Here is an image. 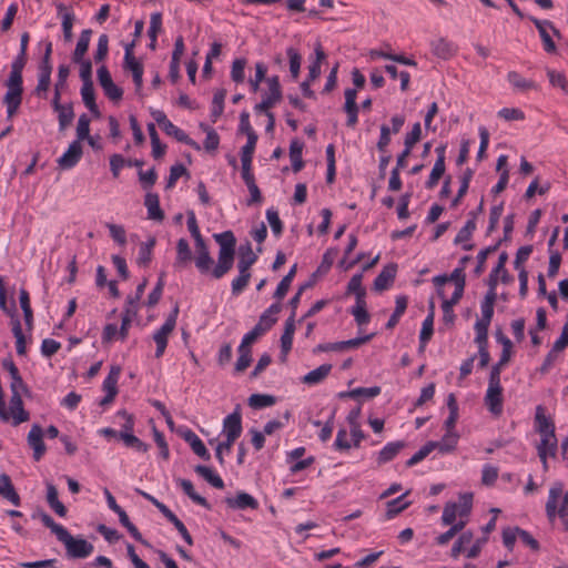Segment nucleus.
<instances>
[{
  "mask_svg": "<svg viewBox=\"0 0 568 568\" xmlns=\"http://www.w3.org/2000/svg\"><path fill=\"white\" fill-rule=\"evenodd\" d=\"M297 271V264H294L288 273L282 278V281L278 283L275 292H274V298L277 301H281L285 297L287 294L291 283L296 274Z\"/></svg>",
  "mask_w": 568,
  "mask_h": 568,
  "instance_id": "37998d69",
  "label": "nucleus"
},
{
  "mask_svg": "<svg viewBox=\"0 0 568 568\" xmlns=\"http://www.w3.org/2000/svg\"><path fill=\"white\" fill-rule=\"evenodd\" d=\"M9 414L13 419L14 426L29 420L30 415L23 408L22 394L11 393Z\"/></svg>",
  "mask_w": 568,
  "mask_h": 568,
  "instance_id": "4468645a",
  "label": "nucleus"
},
{
  "mask_svg": "<svg viewBox=\"0 0 568 568\" xmlns=\"http://www.w3.org/2000/svg\"><path fill=\"white\" fill-rule=\"evenodd\" d=\"M223 433L226 436L224 442L217 444L215 448V456L220 465H224V457L222 456V448L230 450L235 440L242 434V417L239 410L227 415L223 420Z\"/></svg>",
  "mask_w": 568,
  "mask_h": 568,
  "instance_id": "f257e3e1",
  "label": "nucleus"
},
{
  "mask_svg": "<svg viewBox=\"0 0 568 568\" xmlns=\"http://www.w3.org/2000/svg\"><path fill=\"white\" fill-rule=\"evenodd\" d=\"M123 68H124V70L131 71L132 77H133V82L135 85V91H136V93H140L142 85H143V72H144L143 64L140 61H138L136 58H134L132 60L131 59L124 60Z\"/></svg>",
  "mask_w": 568,
  "mask_h": 568,
  "instance_id": "aec40b11",
  "label": "nucleus"
},
{
  "mask_svg": "<svg viewBox=\"0 0 568 568\" xmlns=\"http://www.w3.org/2000/svg\"><path fill=\"white\" fill-rule=\"evenodd\" d=\"M458 434L456 432H446L439 442H434L436 449L440 453H450L456 448L458 442Z\"/></svg>",
  "mask_w": 568,
  "mask_h": 568,
  "instance_id": "c03bdc74",
  "label": "nucleus"
},
{
  "mask_svg": "<svg viewBox=\"0 0 568 568\" xmlns=\"http://www.w3.org/2000/svg\"><path fill=\"white\" fill-rule=\"evenodd\" d=\"M507 80L515 89L519 91H527L536 88L534 81L525 79L516 71L508 72Z\"/></svg>",
  "mask_w": 568,
  "mask_h": 568,
  "instance_id": "3c124183",
  "label": "nucleus"
},
{
  "mask_svg": "<svg viewBox=\"0 0 568 568\" xmlns=\"http://www.w3.org/2000/svg\"><path fill=\"white\" fill-rule=\"evenodd\" d=\"M351 313L359 326L367 324L371 320L369 313L366 310L365 300H363V302L356 301V305L352 308Z\"/></svg>",
  "mask_w": 568,
  "mask_h": 568,
  "instance_id": "338daca9",
  "label": "nucleus"
},
{
  "mask_svg": "<svg viewBox=\"0 0 568 568\" xmlns=\"http://www.w3.org/2000/svg\"><path fill=\"white\" fill-rule=\"evenodd\" d=\"M539 31V36L542 40L544 49L548 53L556 51L555 42L552 41L548 30L550 29L557 38H560V32L554 27L549 20H539L537 18H529Z\"/></svg>",
  "mask_w": 568,
  "mask_h": 568,
  "instance_id": "6e6552de",
  "label": "nucleus"
},
{
  "mask_svg": "<svg viewBox=\"0 0 568 568\" xmlns=\"http://www.w3.org/2000/svg\"><path fill=\"white\" fill-rule=\"evenodd\" d=\"M537 450L541 462H545L547 456L555 457L557 452L556 435L554 437H541V440L537 446Z\"/></svg>",
  "mask_w": 568,
  "mask_h": 568,
  "instance_id": "e433bc0d",
  "label": "nucleus"
},
{
  "mask_svg": "<svg viewBox=\"0 0 568 568\" xmlns=\"http://www.w3.org/2000/svg\"><path fill=\"white\" fill-rule=\"evenodd\" d=\"M82 144L79 141L70 143L68 150L58 159V165L62 170H70L78 164L82 158Z\"/></svg>",
  "mask_w": 568,
  "mask_h": 568,
  "instance_id": "9b49d317",
  "label": "nucleus"
},
{
  "mask_svg": "<svg viewBox=\"0 0 568 568\" xmlns=\"http://www.w3.org/2000/svg\"><path fill=\"white\" fill-rule=\"evenodd\" d=\"M397 272V265L389 263L383 267L381 273L376 276L373 288L377 292L387 290L394 282Z\"/></svg>",
  "mask_w": 568,
  "mask_h": 568,
  "instance_id": "ddd939ff",
  "label": "nucleus"
},
{
  "mask_svg": "<svg viewBox=\"0 0 568 568\" xmlns=\"http://www.w3.org/2000/svg\"><path fill=\"white\" fill-rule=\"evenodd\" d=\"M303 148L304 143L297 139L292 140L290 144V158L292 161V169L295 173L300 172L304 166V161L302 159Z\"/></svg>",
  "mask_w": 568,
  "mask_h": 568,
  "instance_id": "c85d7f7f",
  "label": "nucleus"
},
{
  "mask_svg": "<svg viewBox=\"0 0 568 568\" xmlns=\"http://www.w3.org/2000/svg\"><path fill=\"white\" fill-rule=\"evenodd\" d=\"M239 276L232 281L233 295L241 294L247 286L251 278V272L248 268H239Z\"/></svg>",
  "mask_w": 568,
  "mask_h": 568,
  "instance_id": "680f3d73",
  "label": "nucleus"
},
{
  "mask_svg": "<svg viewBox=\"0 0 568 568\" xmlns=\"http://www.w3.org/2000/svg\"><path fill=\"white\" fill-rule=\"evenodd\" d=\"M433 53L444 60H448L457 52V47L445 38H439L432 43Z\"/></svg>",
  "mask_w": 568,
  "mask_h": 568,
  "instance_id": "f3484780",
  "label": "nucleus"
},
{
  "mask_svg": "<svg viewBox=\"0 0 568 568\" xmlns=\"http://www.w3.org/2000/svg\"><path fill=\"white\" fill-rule=\"evenodd\" d=\"M435 152L437 154V159L428 176V180L425 183V186L428 190L434 189L438 184V181L442 179L446 171V144L438 145Z\"/></svg>",
  "mask_w": 568,
  "mask_h": 568,
  "instance_id": "1a4fd4ad",
  "label": "nucleus"
},
{
  "mask_svg": "<svg viewBox=\"0 0 568 568\" xmlns=\"http://www.w3.org/2000/svg\"><path fill=\"white\" fill-rule=\"evenodd\" d=\"M81 97L85 106L95 115L100 116L99 108L95 103L94 88L92 84H82Z\"/></svg>",
  "mask_w": 568,
  "mask_h": 568,
  "instance_id": "a19ab883",
  "label": "nucleus"
},
{
  "mask_svg": "<svg viewBox=\"0 0 568 568\" xmlns=\"http://www.w3.org/2000/svg\"><path fill=\"white\" fill-rule=\"evenodd\" d=\"M58 489L51 484L47 483V503L50 508L60 517H64L67 515L65 506L58 498Z\"/></svg>",
  "mask_w": 568,
  "mask_h": 568,
  "instance_id": "a878e982",
  "label": "nucleus"
},
{
  "mask_svg": "<svg viewBox=\"0 0 568 568\" xmlns=\"http://www.w3.org/2000/svg\"><path fill=\"white\" fill-rule=\"evenodd\" d=\"M405 447L404 442H393L388 443L384 448L378 453L377 463L378 465H383L385 463L390 462L395 458V456Z\"/></svg>",
  "mask_w": 568,
  "mask_h": 568,
  "instance_id": "c756f323",
  "label": "nucleus"
},
{
  "mask_svg": "<svg viewBox=\"0 0 568 568\" xmlns=\"http://www.w3.org/2000/svg\"><path fill=\"white\" fill-rule=\"evenodd\" d=\"M195 473L203 477L209 484H211L214 488L223 489L224 481L223 479L215 474L210 467L204 465H197L194 468Z\"/></svg>",
  "mask_w": 568,
  "mask_h": 568,
  "instance_id": "4c0bfd02",
  "label": "nucleus"
},
{
  "mask_svg": "<svg viewBox=\"0 0 568 568\" xmlns=\"http://www.w3.org/2000/svg\"><path fill=\"white\" fill-rule=\"evenodd\" d=\"M407 494L408 493H405V494L400 495L399 497L387 501L386 514H385L386 519H392V518L396 517L398 514H400L403 510L408 508L410 503L405 501V497L407 496Z\"/></svg>",
  "mask_w": 568,
  "mask_h": 568,
  "instance_id": "f704fd0d",
  "label": "nucleus"
},
{
  "mask_svg": "<svg viewBox=\"0 0 568 568\" xmlns=\"http://www.w3.org/2000/svg\"><path fill=\"white\" fill-rule=\"evenodd\" d=\"M63 542L70 558H87L93 552V545L83 538H74L67 529L58 539Z\"/></svg>",
  "mask_w": 568,
  "mask_h": 568,
  "instance_id": "7ed1b4c3",
  "label": "nucleus"
},
{
  "mask_svg": "<svg viewBox=\"0 0 568 568\" xmlns=\"http://www.w3.org/2000/svg\"><path fill=\"white\" fill-rule=\"evenodd\" d=\"M213 237L221 252H235L236 239L232 231L214 234Z\"/></svg>",
  "mask_w": 568,
  "mask_h": 568,
  "instance_id": "ea45409f",
  "label": "nucleus"
},
{
  "mask_svg": "<svg viewBox=\"0 0 568 568\" xmlns=\"http://www.w3.org/2000/svg\"><path fill=\"white\" fill-rule=\"evenodd\" d=\"M183 439L189 443L194 454H196L199 457H201L204 460H210L211 455L209 450L206 449L203 442L200 439V437L193 432V430H186L183 434Z\"/></svg>",
  "mask_w": 568,
  "mask_h": 568,
  "instance_id": "a211bd4d",
  "label": "nucleus"
},
{
  "mask_svg": "<svg viewBox=\"0 0 568 568\" xmlns=\"http://www.w3.org/2000/svg\"><path fill=\"white\" fill-rule=\"evenodd\" d=\"M470 219L457 233L454 243L462 244L470 240L473 232L476 230V212H470Z\"/></svg>",
  "mask_w": 568,
  "mask_h": 568,
  "instance_id": "79ce46f5",
  "label": "nucleus"
},
{
  "mask_svg": "<svg viewBox=\"0 0 568 568\" xmlns=\"http://www.w3.org/2000/svg\"><path fill=\"white\" fill-rule=\"evenodd\" d=\"M1 481H4L1 495L14 506H19L21 504V499L19 494L16 491L10 477L7 474H1Z\"/></svg>",
  "mask_w": 568,
  "mask_h": 568,
  "instance_id": "13d9d810",
  "label": "nucleus"
},
{
  "mask_svg": "<svg viewBox=\"0 0 568 568\" xmlns=\"http://www.w3.org/2000/svg\"><path fill=\"white\" fill-rule=\"evenodd\" d=\"M201 128L206 133V138L204 140V149L207 152H214L217 150L220 144V136L216 131L207 125L201 124Z\"/></svg>",
  "mask_w": 568,
  "mask_h": 568,
  "instance_id": "69168bd1",
  "label": "nucleus"
},
{
  "mask_svg": "<svg viewBox=\"0 0 568 568\" xmlns=\"http://www.w3.org/2000/svg\"><path fill=\"white\" fill-rule=\"evenodd\" d=\"M28 445L33 450V459L36 462H39L43 455L45 454L47 447L43 442V430L42 427L38 424H33L28 437H27Z\"/></svg>",
  "mask_w": 568,
  "mask_h": 568,
  "instance_id": "9d476101",
  "label": "nucleus"
},
{
  "mask_svg": "<svg viewBox=\"0 0 568 568\" xmlns=\"http://www.w3.org/2000/svg\"><path fill=\"white\" fill-rule=\"evenodd\" d=\"M268 92L263 97L262 101L255 105L256 112H270L282 99V90L277 75L267 79Z\"/></svg>",
  "mask_w": 568,
  "mask_h": 568,
  "instance_id": "423d86ee",
  "label": "nucleus"
},
{
  "mask_svg": "<svg viewBox=\"0 0 568 568\" xmlns=\"http://www.w3.org/2000/svg\"><path fill=\"white\" fill-rule=\"evenodd\" d=\"M179 314L178 305L172 310L164 324L153 334V341L156 344L155 357L160 358L168 346V338L174 331Z\"/></svg>",
  "mask_w": 568,
  "mask_h": 568,
  "instance_id": "39448f33",
  "label": "nucleus"
},
{
  "mask_svg": "<svg viewBox=\"0 0 568 568\" xmlns=\"http://www.w3.org/2000/svg\"><path fill=\"white\" fill-rule=\"evenodd\" d=\"M406 308H407V297L406 296H397L395 310L386 323L387 329H393L398 324L399 318L405 313Z\"/></svg>",
  "mask_w": 568,
  "mask_h": 568,
  "instance_id": "8fccbe9b",
  "label": "nucleus"
},
{
  "mask_svg": "<svg viewBox=\"0 0 568 568\" xmlns=\"http://www.w3.org/2000/svg\"><path fill=\"white\" fill-rule=\"evenodd\" d=\"M363 281V274L358 273L351 277L348 284L346 294H355L356 301L363 302L365 300L366 291L362 285Z\"/></svg>",
  "mask_w": 568,
  "mask_h": 568,
  "instance_id": "a18cd8bd",
  "label": "nucleus"
},
{
  "mask_svg": "<svg viewBox=\"0 0 568 568\" xmlns=\"http://www.w3.org/2000/svg\"><path fill=\"white\" fill-rule=\"evenodd\" d=\"M54 111L58 113L59 130L64 131L74 119L73 106L69 103Z\"/></svg>",
  "mask_w": 568,
  "mask_h": 568,
  "instance_id": "4d7b16f0",
  "label": "nucleus"
},
{
  "mask_svg": "<svg viewBox=\"0 0 568 568\" xmlns=\"http://www.w3.org/2000/svg\"><path fill=\"white\" fill-rule=\"evenodd\" d=\"M447 407L449 409V416L445 420V428L446 432H454L456 422L458 419V404L453 393H450L447 397Z\"/></svg>",
  "mask_w": 568,
  "mask_h": 568,
  "instance_id": "09e8293b",
  "label": "nucleus"
},
{
  "mask_svg": "<svg viewBox=\"0 0 568 568\" xmlns=\"http://www.w3.org/2000/svg\"><path fill=\"white\" fill-rule=\"evenodd\" d=\"M192 260V252L189 242L185 239H180L176 243V258L174 266L182 267L187 265Z\"/></svg>",
  "mask_w": 568,
  "mask_h": 568,
  "instance_id": "7c9ffc66",
  "label": "nucleus"
},
{
  "mask_svg": "<svg viewBox=\"0 0 568 568\" xmlns=\"http://www.w3.org/2000/svg\"><path fill=\"white\" fill-rule=\"evenodd\" d=\"M237 352L239 358L235 363L234 369L236 373H243L252 363L251 347L240 345Z\"/></svg>",
  "mask_w": 568,
  "mask_h": 568,
  "instance_id": "052dcab7",
  "label": "nucleus"
},
{
  "mask_svg": "<svg viewBox=\"0 0 568 568\" xmlns=\"http://www.w3.org/2000/svg\"><path fill=\"white\" fill-rule=\"evenodd\" d=\"M235 252H221L219 251L217 264L212 268V276L221 278L229 273L234 264Z\"/></svg>",
  "mask_w": 568,
  "mask_h": 568,
  "instance_id": "dca6fc26",
  "label": "nucleus"
},
{
  "mask_svg": "<svg viewBox=\"0 0 568 568\" xmlns=\"http://www.w3.org/2000/svg\"><path fill=\"white\" fill-rule=\"evenodd\" d=\"M381 387L379 386H373V387H358L355 389H352L349 392H342L339 393V397H351V398H358V397H366V398H373L381 394Z\"/></svg>",
  "mask_w": 568,
  "mask_h": 568,
  "instance_id": "49530a36",
  "label": "nucleus"
},
{
  "mask_svg": "<svg viewBox=\"0 0 568 568\" xmlns=\"http://www.w3.org/2000/svg\"><path fill=\"white\" fill-rule=\"evenodd\" d=\"M374 337V333L367 334L364 336L355 337L348 341H341V342H334V343H324L318 344L314 348V353L318 352H343L349 348H356L361 345L369 342Z\"/></svg>",
  "mask_w": 568,
  "mask_h": 568,
  "instance_id": "0eeeda50",
  "label": "nucleus"
},
{
  "mask_svg": "<svg viewBox=\"0 0 568 568\" xmlns=\"http://www.w3.org/2000/svg\"><path fill=\"white\" fill-rule=\"evenodd\" d=\"M144 205L148 209L149 219L159 222L164 220V212L160 207V200L156 193H148L145 195Z\"/></svg>",
  "mask_w": 568,
  "mask_h": 568,
  "instance_id": "4be33fe9",
  "label": "nucleus"
},
{
  "mask_svg": "<svg viewBox=\"0 0 568 568\" xmlns=\"http://www.w3.org/2000/svg\"><path fill=\"white\" fill-rule=\"evenodd\" d=\"M52 67L39 65L38 84L36 87V94L38 97H45L51 84Z\"/></svg>",
  "mask_w": 568,
  "mask_h": 568,
  "instance_id": "72a5a7b5",
  "label": "nucleus"
},
{
  "mask_svg": "<svg viewBox=\"0 0 568 568\" xmlns=\"http://www.w3.org/2000/svg\"><path fill=\"white\" fill-rule=\"evenodd\" d=\"M12 333L16 337V347H17V354L20 356L26 355L27 347H26V337L23 335L21 323L18 317H14L12 320Z\"/></svg>",
  "mask_w": 568,
  "mask_h": 568,
  "instance_id": "6e6d98bb",
  "label": "nucleus"
},
{
  "mask_svg": "<svg viewBox=\"0 0 568 568\" xmlns=\"http://www.w3.org/2000/svg\"><path fill=\"white\" fill-rule=\"evenodd\" d=\"M276 403V397L268 394H252L248 397V405L254 409L273 406Z\"/></svg>",
  "mask_w": 568,
  "mask_h": 568,
  "instance_id": "864d4df0",
  "label": "nucleus"
},
{
  "mask_svg": "<svg viewBox=\"0 0 568 568\" xmlns=\"http://www.w3.org/2000/svg\"><path fill=\"white\" fill-rule=\"evenodd\" d=\"M162 130L171 136H174L179 142L185 143L189 146L193 148L196 151L201 150V146L197 142L191 139L183 130L174 125L171 121H169Z\"/></svg>",
  "mask_w": 568,
  "mask_h": 568,
  "instance_id": "412c9836",
  "label": "nucleus"
},
{
  "mask_svg": "<svg viewBox=\"0 0 568 568\" xmlns=\"http://www.w3.org/2000/svg\"><path fill=\"white\" fill-rule=\"evenodd\" d=\"M57 9H58V14L62 19L63 38L67 42H69L72 40V37H73L72 27H73L75 17L72 12L67 11V8L62 3H59L57 6Z\"/></svg>",
  "mask_w": 568,
  "mask_h": 568,
  "instance_id": "b1692460",
  "label": "nucleus"
},
{
  "mask_svg": "<svg viewBox=\"0 0 568 568\" xmlns=\"http://www.w3.org/2000/svg\"><path fill=\"white\" fill-rule=\"evenodd\" d=\"M496 301V291L488 290L485 295L484 301L481 302V318L477 320L476 323H484V325L489 326L491 318L494 316V304Z\"/></svg>",
  "mask_w": 568,
  "mask_h": 568,
  "instance_id": "6ab92c4d",
  "label": "nucleus"
},
{
  "mask_svg": "<svg viewBox=\"0 0 568 568\" xmlns=\"http://www.w3.org/2000/svg\"><path fill=\"white\" fill-rule=\"evenodd\" d=\"M286 55L290 60V72L294 80H296L300 75L301 70V63H302V55L297 51V49L293 47H288L286 49Z\"/></svg>",
  "mask_w": 568,
  "mask_h": 568,
  "instance_id": "bf43d9fd",
  "label": "nucleus"
},
{
  "mask_svg": "<svg viewBox=\"0 0 568 568\" xmlns=\"http://www.w3.org/2000/svg\"><path fill=\"white\" fill-rule=\"evenodd\" d=\"M121 366L112 365L105 379L103 381L102 388L108 394L118 395V382L121 375Z\"/></svg>",
  "mask_w": 568,
  "mask_h": 568,
  "instance_id": "c9c22d12",
  "label": "nucleus"
},
{
  "mask_svg": "<svg viewBox=\"0 0 568 568\" xmlns=\"http://www.w3.org/2000/svg\"><path fill=\"white\" fill-rule=\"evenodd\" d=\"M194 262H195V266L197 267L200 273H202V274H206L209 272L212 273L214 261H213L212 256L210 255V252H203V253L196 254Z\"/></svg>",
  "mask_w": 568,
  "mask_h": 568,
  "instance_id": "774afa93",
  "label": "nucleus"
},
{
  "mask_svg": "<svg viewBox=\"0 0 568 568\" xmlns=\"http://www.w3.org/2000/svg\"><path fill=\"white\" fill-rule=\"evenodd\" d=\"M22 93L23 92L21 91L7 90L3 97V103L7 106V114L9 119L17 113L22 102Z\"/></svg>",
  "mask_w": 568,
  "mask_h": 568,
  "instance_id": "2f4dec72",
  "label": "nucleus"
},
{
  "mask_svg": "<svg viewBox=\"0 0 568 568\" xmlns=\"http://www.w3.org/2000/svg\"><path fill=\"white\" fill-rule=\"evenodd\" d=\"M91 36H92L91 29L82 30V32L80 33L79 40L77 42L75 49L72 53L73 62L82 61V59L84 58V55L89 49Z\"/></svg>",
  "mask_w": 568,
  "mask_h": 568,
  "instance_id": "393cba45",
  "label": "nucleus"
},
{
  "mask_svg": "<svg viewBox=\"0 0 568 568\" xmlns=\"http://www.w3.org/2000/svg\"><path fill=\"white\" fill-rule=\"evenodd\" d=\"M178 484L179 486L182 488V490L184 491V494L190 498L192 499V501H194L195 504L202 506V507H205L207 509H210V504L207 503V500L202 497L201 495H199L195 490H194V487H193V484L191 480L189 479H184V478H179L178 479Z\"/></svg>",
  "mask_w": 568,
  "mask_h": 568,
  "instance_id": "473e14b6",
  "label": "nucleus"
},
{
  "mask_svg": "<svg viewBox=\"0 0 568 568\" xmlns=\"http://www.w3.org/2000/svg\"><path fill=\"white\" fill-rule=\"evenodd\" d=\"M331 364H323L318 366L317 368L308 372L304 377L302 378L304 384L307 385H316L323 382L331 373L332 371Z\"/></svg>",
  "mask_w": 568,
  "mask_h": 568,
  "instance_id": "bb28decb",
  "label": "nucleus"
},
{
  "mask_svg": "<svg viewBox=\"0 0 568 568\" xmlns=\"http://www.w3.org/2000/svg\"><path fill=\"white\" fill-rule=\"evenodd\" d=\"M256 260L257 255L253 252L252 245L248 241L240 245L237 268L250 270L251 266L256 262Z\"/></svg>",
  "mask_w": 568,
  "mask_h": 568,
  "instance_id": "5701e85b",
  "label": "nucleus"
},
{
  "mask_svg": "<svg viewBox=\"0 0 568 568\" xmlns=\"http://www.w3.org/2000/svg\"><path fill=\"white\" fill-rule=\"evenodd\" d=\"M136 493L143 496L146 500L151 501L160 511L161 514L169 520L171 524L174 525V527L178 529V531L181 534L182 538L186 544L190 546L193 545V538L187 531L185 525L176 517L174 513H172L163 503L159 501L156 498H154L152 495L141 490L136 489Z\"/></svg>",
  "mask_w": 568,
  "mask_h": 568,
  "instance_id": "20e7f679",
  "label": "nucleus"
},
{
  "mask_svg": "<svg viewBox=\"0 0 568 568\" xmlns=\"http://www.w3.org/2000/svg\"><path fill=\"white\" fill-rule=\"evenodd\" d=\"M434 316H435V305H434V302H430V304H429V314L424 320L423 326H422V331H420V334H419V342L423 344V346H426V344L429 342V339L433 336V333H434Z\"/></svg>",
  "mask_w": 568,
  "mask_h": 568,
  "instance_id": "cd10ccee",
  "label": "nucleus"
},
{
  "mask_svg": "<svg viewBox=\"0 0 568 568\" xmlns=\"http://www.w3.org/2000/svg\"><path fill=\"white\" fill-rule=\"evenodd\" d=\"M484 400H485V405L487 406L488 410L493 415H495V416L501 415L503 402H504L503 387L488 385Z\"/></svg>",
  "mask_w": 568,
  "mask_h": 568,
  "instance_id": "f8f14e48",
  "label": "nucleus"
},
{
  "mask_svg": "<svg viewBox=\"0 0 568 568\" xmlns=\"http://www.w3.org/2000/svg\"><path fill=\"white\" fill-rule=\"evenodd\" d=\"M225 504L232 509H256L258 507L257 500L245 491H240L235 497L225 498Z\"/></svg>",
  "mask_w": 568,
  "mask_h": 568,
  "instance_id": "2eb2a0df",
  "label": "nucleus"
},
{
  "mask_svg": "<svg viewBox=\"0 0 568 568\" xmlns=\"http://www.w3.org/2000/svg\"><path fill=\"white\" fill-rule=\"evenodd\" d=\"M273 325L274 321L267 322L265 326H262V324L257 323L248 333L244 335L240 345L251 347V344H253L261 335L267 332Z\"/></svg>",
  "mask_w": 568,
  "mask_h": 568,
  "instance_id": "de8ad7c7",
  "label": "nucleus"
},
{
  "mask_svg": "<svg viewBox=\"0 0 568 568\" xmlns=\"http://www.w3.org/2000/svg\"><path fill=\"white\" fill-rule=\"evenodd\" d=\"M473 175H474V171L471 169L467 168L465 170L463 176L460 178V186L457 192V195L452 201L453 207H456L459 204V202L462 201V199L466 195L468 187H469V183L473 179Z\"/></svg>",
  "mask_w": 568,
  "mask_h": 568,
  "instance_id": "5fc2aeb1",
  "label": "nucleus"
},
{
  "mask_svg": "<svg viewBox=\"0 0 568 568\" xmlns=\"http://www.w3.org/2000/svg\"><path fill=\"white\" fill-rule=\"evenodd\" d=\"M155 245V239L151 237L148 242L141 243L138 256V264L148 266L152 260V250Z\"/></svg>",
  "mask_w": 568,
  "mask_h": 568,
  "instance_id": "e2e57ef3",
  "label": "nucleus"
},
{
  "mask_svg": "<svg viewBox=\"0 0 568 568\" xmlns=\"http://www.w3.org/2000/svg\"><path fill=\"white\" fill-rule=\"evenodd\" d=\"M536 422L538 423V432L541 437L555 436V425L544 415L541 406L537 407Z\"/></svg>",
  "mask_w": 568,
  "mask_h": 568,
  "instance_id": "58836bf2",
  "label": "nucleus"
},
{
  "mask_svg": "<svg viewBox=\"0 0 568 568\" xmlns=\"http://www.w3.org/2000/svg\"><path fill=\"white\" fill-rule=\"evenodd\" d=\"M119 438L122 439L126 447L133 448L136 452L146 453L149 450V445L133 435V433H119Z\"/></svg>",
  "mask_w": 568,
  "mask_h": 568,
  "instance_id": "603ef678",
  "label": "nucleus"
},
{
  "mask_svg": "<svg viewBox=\"0 0 568 568\" xmlns=\"http://www.w3.org/2000/svg\"><path fill=\"white\" fill-rule=\"evenodd\" d=\"M226 97V91L224 89L217 90L214 93L213 100H212V111L211 116L213 118L212 121L215 122L217 118H220L224 111V100Z\"/></svg>",
  "mask_w": 568,
  "mask_h": 568,
  "instance_id": "0e129e2a",
  "label": "nucleus"
},
{
  "mask_svg": "<svg viewBox=\"0 0 568 568\" xmlns=\"http://www.w3.org/2000/svg\"><path fill=\"white\" fill-rule=\"evenodd\" d=\"M546 514L550 521L556 516H559L561 519L568 518V491L564 489V485L560 481L552 484L549 489Z\"/></svg>",
  "mask_w": 568,
  "mask_h": 568,
  "instance_id": "f03ea898",
  "label": "nucleus"
}]
</instances>
